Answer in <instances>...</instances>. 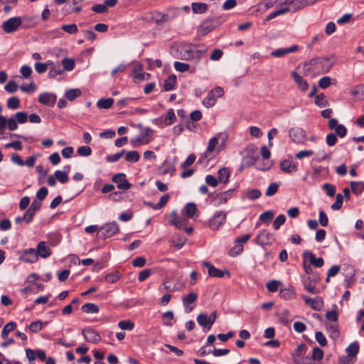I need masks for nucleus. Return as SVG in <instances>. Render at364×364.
<instances>
[{
	"label": "nucleus",
	"instance_id": "1",
	"mask_svg": "<svg viewBox=\"0 0 364 364\" xmlns=\"http://www.w3.org/2000/svg\"><path fill=\"white\" fill-rule=\"evenodd\" d=\"M328 58L317 57L304 63L302 65L306 75H316L328 73L333 67Z\"/></svg>",
	"mask_w": 364,
	"mask_h": 364
},
{
	"label": "nucleus",
	"instance_id": "2",
	"mask_svg": "<svg viewBox=\"0 0 364 364\" xmlns=\"http://www.w3.org/2000/svg\"><path fill=\"white\" fill-rule=\"evenodd\" d=\"M23 20L30 21L31 18L28 16H24ZM23 18L20 16L12 17L4 21L2 24V28L6 33H12L17 31L18 27L21 25Z\"/></svg>",
	"mask_w": 364,
	"mask_h": 364
},
{
	"label": "nucleus",
	"instance_id": "3",
	"mask_svg": "<svg viewBox=\"0 0 364 364\" xmlns=\"http://www.w3.org/2000/svg\"><path fill=\"white\" fill-rule=\"evenodd\" d=\"M193 46L188 43H179L176 46V58L183 60H193Z\"/></svg>",
	"mask_w": 364,
	"mask_h": 364
},
{
	"label": "nucleus",
	"instance_id": "4",
	"mask_svg": "<svg viewBox=\"0 0 364 364\" xmlns=\"http://www.w3.org/2000/svg\"><path fill=\"white\" fill-rule=\"evenodd\" d=\"M218 144V137L214 136L212 137L208 142V147L204 152L203 156L199 159L200 162H202L203 159H207L209 161L213 158H215L219 153V150L216 149V146Z\"/></svg>",
	"mask_w": 364,
	"mask_h": 364
},
{
	"label": "nucleus",
	"instance_id": "5",
	"mask_svg": "<svg viewBox=\"0 0 364 364\" xmlns=\"http://www.w3.org/2000/svg\"><path fill=\"white\" fill-rule=\"evenodd\" d=\"M119 230V228L118 224L116 222H112L102 226L97 234L99 237L105 239L114 235Z\"/></svg>",
	"mask_w": 364,
	"mask_h": 364
},
{
	"label": "nucleus",
	"instance_id": "6",
	"mask_svg": "<svg viewBox=\"0 0 364 364\" xmlns=\"http://www.w3.org/2000/svg\"><path fill=\"white\" fill-rule=\"evenodd\" d=\"M226 221V213L224 211L216 212L209 220L208 227L215 230H218Z\"/></svg>",
	"mask_w": 364,
	"mask_h": 364
},
{
	"label": "nucleus",
	"instance_id": "7",
	"mask_svg": "<svg viewBox=\"0 0 364 364\" xmlns=\"http://www.w3.org/2000/svg\"><path fill=\"white\" fill-rule=\"evenodd\" d=\"M289 134L292 141L296 144H304L307 140L306 132L300 127L290 129Z\"/></svg>",
	"mask_w": 364,
	"mask_h": 364
},
{
	"label": "nucleus",
	"instance_id": "8",
	"mask_svg": "<svg viewBox=\"0 0 364 364\" xmlns=\"http://www.w3.org/2000/svg\"><path fill=\"white\" fill-rule=\"evenodd\" d=\"M176 120V114L173 109H169L166 116H161L154 119V124L160 127H164L172 124Z\"/></svg>",
	"mask_w": 364,
	"mask_h": 364
},
{
	"label": "nucleus",
	"instance_id": "9",
	"mask_svg": "<svg viewBox=\"0 0 364 364\" xmlns=\"http://www.w3.org/2000/svg\"><path fill=\"white\" fill-rule=\"evenodd\" d=\"M112 180L121 190H128L132 186V184L127 180L126 175L123 173L114 175Z\"/></svg>",
	"mask_w": 364,
	"mask_h": 364
},
{
	"label": "nucleus",
	"instance_id": "10",
	"mask_svg": "<svg viewBox=\"0 0 364 364\" xmlns=\"http://www.w3.org/2000/svg\"><path fill=\"white\" fill-rule=\"evenodd\" d=\"M301 297L307 305L315 311H320L323 306V301L320 296L312 299L307 296L301 295Z\"/></svg>",
	"mask_w": 364,
	"mask_h": 364
},
{
	"label": "nucleus",
	"instance_id": "11",
	"mask_svg": "<svg viewBox=\"0 0 364 364\" xmlns=\"http://www.w3.org/2000/svg\"><path fill=\"white\" fill-rule=\"evenodd\" d=\"M118 0H105L103 4H95L92 6V11L97 14H105L107 12L109 7H114Z\"/></svg>",
	"mask_w": 364,
	"mask_h": 364
},
{
	"label": "nucleus",
	"instance_id": "12",
	"mask_svg": "<svg viewBox=\"0 0 364 364\" xmlns=\"http://www.w3.org/2000/svg\"><path fill=\"white\" fill-rule=\"evenodd\" d=\"M319 281V277L314 275L313 277L309 276L306 280L304 281V287L310 294H316L318 292L316 285Z\"/></svg>",
	"mask_w": 364,
	"mask_h": 364
},
{
	"label": "nucleus",
	"instance_id": "13",
	"mask_svg": "<svg viewBox=\"0 0 364 364\" xmlns=\"http://www.w3.org/2000/svg\"><path fill=\"white\" fill-rule=\"evenodd\" d=\"M20 259L26 263H34L38 261V257L36 249L29 248L23 251Z\"/></svg>",
	"mask_w": 364,
	"mask_h": 364
},
{
	"label": "nucleus",
	"instance_id": "14",
	"mask_svg": "<svg viewBox=\"0 0 364 364\" xmlns=\"http://www.w3.org/2000/svg\"><path fill=\"white\" fill-rule=\"evenodd\" d=\"M82 335L87 342L92 343H97L101 339L100 335L96 331L90 328H85L82 331Z\"/></svg>",
	"mask_w": 364,
	"mask_h": 364
},
{
	"label": "nucleus",
	"instance_id": "15",
	"mask_svg": "<svg viewBox=\"0 0 364 364\" xmlns=\"http://www.w3.org/2000/svg\"><path fill=\"white\" fill-rule=\"evenodd\" d=\"M36 252L38 257H41L43 259L48 258L52 255L51 249L44 241L38 242Z\"/></svg>",
	"mask_w": 364,
	"mask_h": 364
},
{
	"label": "nucleus",
	"instance_id": "16",
	"mask_svg": "<svg viewBox=\"0 0 364 364\" xmlns=\"http://www.w3.org/2000/svg\"><path fill=\"white\" fill-rule=\"evenodd\" d=\"M170 223L177 229L181 230L187 225L188 220L177 216L176 211H173L170 215Z\"/></svg>",
	"mask_w": 364,
	"mask_h": 364
},
{
	"label": "nucleus",
	"instance_id": "17",
	"mask_svg": "<svg viewBox=\"0 0 364 364\" xmlns=\"http://www.w3.org/2000/svg\"><path fill=\"white\" fill-rule=\"evenodd\" d=\"M56 99L55 95L48 92L41 93L38 97L39 102L48 106H53L56 102Z\"/></svg>",
	"mask_w": 364,
	"mask_h": 364
},
{
	"label": "nucleus",
	"instance_id": "18",
	"mask_svg": "<svg viewBox=\"0 0 364 364\" xmlns=\"http://www.w3.org/2000/svg\"><path fill=\"white\" fill-rule=\"evenodd\" d=\"M298 46L296 45H293L289 48H278L275 50H273L271 53V55L275 58H281L291 53H294L298 50Z\"/></svg>",
	"mask_w": 364,
	"mask_h": 364
},
{
	"label": "nucleus",
	"instance_id": "19",
	"mask_svg": "<svg viewBox=\"0 0 364 364\" xmlns=\"http://www.w3.org/2000/svg\"><path fill=\"white\" fill-rule=\"evenodd\" d=\"M198 299V294L194 292H191L186 296L183 299V304L186 309V311L189 313L193 309V306H191Z\"/></svg>",
	"mask_w": 364,
	"mask_h": 364
},
{
	"label": "nucleus",
	"instance_id": "20",
	"mask_svg": "<svg viewBox=\"0 0 364 364\" xmlns=\"http://www.w3.org/2000/svg\"><path fill=\"white\" fill-rule=\"evenodd\" d=\"M202 265L208 268V274L210 277L221 278L225 275V272L216 268L208 262H203Z\"/></svg>",
	"mask_w": 364,
	"mask_h": 364
},
{
	"label": "nucleus",
	"instance_id": "21",
	"mask_svg": "<svg viewBox=\"0 0 364 364\" xmlns=\"http://www.w3.org/2000/svg\"><path fill=\"white\" fill-rule=\"evenodd\" d=\"M257 242L260 245L271 243L273 241V235L267 230H262L256 237Z\"/></svg>",
	"mask_w": 364,
	"mask_h": 364
},
{
	"label": "nucleus",
	"instance_id": "22",
	"mask_svg": "<svg viewBox=\"0 0 364 364\" xmlns=\"http://www.w3.org/2000/svg\"><path fill=\"white\" fill-rule=\"evenodd\" d=\"M303 257L304 259H309L310 264L315 267H321L324 264L322 257L316 258L315 255L311 252H304Z\"/></svg>",
	"mask_w": 364,
	"mask_h": 364
},
{
	"label": "nucleus",
	"instance_id": "23",
	"mask_svg": "<svg viewBox=\"0 0 364 364\" xmlns=\"http://www.w3.org/2000/svg\"><path fill=\"white\" fill-rule=\"evenodd\" d=\"M231 197V192L230 191L220 193L212 200L213 205L219 206L225 204Z\"/></svg>",
	"mask_w": 364,
	"mask_h": 364
},
{
	"label": "nucleus",
	"instance_id": "24",
	"mask_svg": "<svg viewBox=\"0 0 364 364\" xmlns=\"http://www.w3.org/2000/svg\"><path fill=\"white\" fill-rule=\"evenodd\" d=\"M280 168L285 173H292L297 171V164L291 160H284L281 162Z\"/></svg>",
	"mask_w": 364,
	"mask_h": 364
},
{
	"label": "nucleus",
	"instance_id": "25",
	"mask_svg": "<svg viewBox=\"0 0 364 364\" xmlns=\"http://www.w3.org/2000/svg\"><path fill=\"white\" fill-rule=\"evenodd\" d=\"M291 75L294 81L297 84L298 87L301 91L304 92L308 89V82L304 79H303V77L296 71H292Z\"/></svg>",
	"mask_w": 364,
	"mask_h": 364
},
{
	"label": "nucleus",
	"instance_id": "26",
	"mask_svg": "<svg viewBox=\"0 0 364 364\" xmlns=\"http://www.w3.org/2000/svg\"><path fill=\"white\" fill-rule=\"evenodd\" d=\"M197 321L203 328H206L208 330L210 329L212 326L213 325V323L211 321V319L210 317L203 313H201L198 314L197 317Z\"/></svg>",
	"mask_w": 364,
	"mask_h": 364
},
{
	"label": "nucleus",
	"instance_id": "27",
	"mask_svg": "<svg viewBox=\"0 0 364 364\" xmlns=\"http://www.w3.org/2000/svg\"><path fill=\"white\" fill-rule=\"evenodd\" d=\"M326 326L330 337L333 339H336L339 337L340 332L337 323H326Z\"/></svg>",
	"mask_w": 364,
	"mask_h": 364
},
{
	"label": "nucleus",
	"instance_id": "28",
	"mask_svg": "<svg viewBox=\"0 0 364 364\" xmlns=\"http://www.w3.org/2000/svg\"><path fill=\"white\" fill-rule=\"evenodd\" d=\"M215 26L212 21H204L200 26L199 33L205 36L214 29Z\"/></svg>",
	"mask_w": 364,
	"mask_h": 364
},
{
	"label": "nucleus",
	"instance_id": "29",
	"mask_svg": "<svg viewBox=\"0 0 364 364\" xmlns=\"http://www.w3.org/2000/svg\"><path fill=\"white\" fill-rule=\"evenodd\" d=\"M289 11H291V8L287 7V6L281 7L280 9L275 10L274 11L272 12L271 14H269L268 16H266V18L264 19V23L267 21H269L279 16H281V15L288 13Z\"/></svg>",
	"mask_w": 364,
	"mask_h": 364
},
{
	"label": "nucleus",
	"instance_id": "30",
	"mask_svg": "<svg viewBox=\"0 0 364 364\" xmlns=\"http://www.w3.org/2000/svg\"><path fill=\"white\" fill-rule=\"evenodd\" d=\"M230 171L226 167L220 168L218 171V180L220 183H227L229 181Z\"/></svg>",
	"mask_w": 364,
	"mask_h": 364
},
{
	"label": "nucleus",
	"instance_id": "31",
	"mask_svg": "<svg viewBox=\"0 0 364 364\" xmlns=\"http://www.w3.org/2000/svg\"><path fill=\"white\" fill-rule=\"evenodd\" d=\"M257 159V156H250L249 154L244 156L242 158V162H241V164L240 166V170L242 171L243 169L252 166Z\"/></svg>",
	"mask_w": 364,
	"mask_h": 364
},
{
	"label": "nucleus",
	"instance_id": "32",
	"mask_svg": "<svg viewBox=\"0 0 364 364\" xmlns=\"http://www.w3.org/2000/svg\"><path fill=\"white\" fill-rule=\"evenodd\" d=\"M48 324L47 321L43 322L41 321H36L32 322L28 328L33 333H38L42 330L44 326Z\"/></svg>",
	"mask_w": 364,
	"mask_h": 364
},
{
	"label": "nucleus",
	"instance_id": "33",
	"mask_svg": "<svg viewBox=\"0 0 364 364\" xmlns=\"http://www.w3.org/2000/svg\"><path fill=\"white\" fill-rule=\"evenodd\" d=\"M176 83V77L173 75L168 76L164 82V89L165 91H169L173 89Z\"/></svg>",
	"mask_w": 364,
	"mask_h": 364
},
{
	"label": "nucleus",
	"instance_id": "34",
	"mask_svg": "<svg viewBox=\"0 0 364 364\" xmlns=\"http://www.w3.org/2000/svg\"><path fill=\"white\" fill-rule=\"evenodd\" d=\"M192 11L194 14H204L208 10V5L205 3H193Z\"/></svg>",
	"mask_w": 364,
	"mask_h": 364
},
{
	"label": "nucleus",
	"instance_id": "35",
	"mask_svg": "<svg viewBox=\"0 0 364 364\" xmlns=\"http://www.w3.org/2000/svg\"><path fill=\"white\" fill-rule=\"evenodd\" d=\"M114 103L113 98H101L97 102V106L99 109H109Z\"/></svg>",
	"mask_w": 364,
	"mask_h": 364
},
{
	"label": "nucleus",
	"instance_id": "36",
	"mask_svg": "<svg viewBox=\"0 0 364 364\" xmlns=\"http://www.w3.org/2000/svg\"><path fill=\"white\" fill-rule=\"evenodd\" d=\"M81 310L86 314H97L99 312V307L92 303H87L82 306Z\"/></svg>",
	"mask_w": 364,
	"mask_h": 364
},
{
	"label": "nucleus",
	"instance_id": "37",
	"mask_svg": "<svg viewBox=\"0 0 364 364\" xmlns=\"http://www.w3.org/2000/svg\"><path fill=\"white\" fill-rule=\"evenodd\" d=\"M294 295L295 292L292 287L282 289L279 291V296L285 300L294 298Z\"/></svg>",
	"mask_w": 364,
	"mask_h": 364
},
{
	"label": "nucleus",
	"instance_id": "38",
	"mask_svg": "<svg viewBox=\"0 0 364 364\" xmlns=\"http://www.w3.org/2000/svg\"><path fill=\"white\" fill-rule=\"evenodd\" d=\"M185 215L188 218H193L197 211L196 205L194 203H188L184 208Z\"/></svg>",
	"mask_w": 364,
	"mask_h": 364
},
{
	"label": "nucleus",
	"instance_id": "39",
	"mask_svg": "<svg viewBox=\"0 0 364 364\" xmlns=\"http://www.w3.org/2000/svg\"><path fill=\"white\" fill-rule=\"evenodd\" d=\"M16 328V323L14 321H11L6 323L1 331V337L6 339L10 332Z\"/></svg>",
	"mask_w": 364,
	"mask_h": 364
},
{
	"label": "nucleus",
	"instance_id": "40",
	"mask_svg": "<svg viewBox=\"0 0 364 364\" xmlns=\"http://www.w3.org/2000/svg\"><path fill=\"white\" fill-rule=\"evenodd\" d=\"M350 188L353 193L359 195L364 190V183L360 181H351Z\"/></svg>",
	"mask_w": 364,
	"mask_h": 364
},
{
	"label": "nucleus",
	"instance_id": "41",
	"mask_svg": "<svg viewBox=\"0 0 364 364\" xmlns=\"http://www.w3.org/2000/svg\"><path fill=\"white\" fill-rule=\"evenodd\" d=\"M50 65H53V63L48 60L47 61L46 63H36L35 65H34V67H35V70L36 71L39 73V74H41V73H45L48 66H50Z\"/></svg>",
	"mask_w": 364,
	"mask_h": 364
},
{
	"label": "nucleus",
	"instance_id": "42",
	"mask_svg": "<svg viewBox=\"0 0 364 364\" xmlns=\"http://www.w3.org/2000/svg\"><path fill=\"white\" fill-rule=\"evenodd\" d=\"M147 134H145L137 138L131 139L130 144L133 147H136L139 144H147L149 142V139L146 137V135Z\"/></svg>",
	"mask_w": 364,
	"mask_h": 364
},
{
	"label": "nucleus",
	"instance_id": "43",
	"mask_svg": "<svg viewBox=\"0 0 364 364\" xmlns=\"http://www.w3.org/2000/svg\"><path fill=\"white\" fill-rule=\"evenodd\" d=\"M217 98L210 91L207 95V97L203 100V105L205 107H211L216 102Z\"/></svg>",
	"mask_w": 364,
	"mask_h": 364
},
{
	"label": "nucleus",
	"instance_id": "44",
	"mask_svg": "<svg viewBox=\"0 0 364 364\" xmlns=\"http://www.w3.org/2000/svg\"><path fill=\"white\" fill-rule=\"evenodd\" d=\"M54 176L60 183H65L68 181V172H65V171H56L54 173Z\"/></svg>",
	"mask_w": 364,
	"mask_h": 364
},
{
	"label": "nucleus",
	"instance_id": "45",
	"mask_svg": "<svg viewBox=\"0 0 364 364\" xmlns=\"http://www.w3.org/2000/svg\"><path fill=\"white\" fill-rule=\"evenodd\" d=\"M82 94V92L80 89H71L68 90L65 94V97L70 101L74 100L76 97L80 96Z\"/></svg>",
	"mask_w": 364,
	"mask_h": 364
},
{
	"label": "nucleus",
	"instance_id": "46",
	"mask_svg": "<svg viewBox=\"0 0 364 364\" xmlns=\"http://www.w3.org/2000/svg\"><path fill=\"white\" fill-rule=\"evenodd\" d=\"M62 65L65 70L71 71L75 68V62L73 58H65L62 60Z\"/></svg>",
	"mask_w": 364,
	"mask_h": 364
},
{
	"label": "nucleus",
	"instance_id": "47",
	"mask_svg": "<svg viewBox=\"0 0 364 364\" xmlns=\"http://www.w3.org/2000/svg\"><path fill=\"white\" fill-rule=\"evenodd\" d=\"M118 327L122 330L132 331L134 327V323L131 320H122L118 323Z\"/></svg>",
	"mask_w": 364,
	"mask_h": 364
},
{
	"label": "nucleus",
	"instance_id": "48",
	"mask_svg": "<svg viewBox=\"0 0 364 364\" xmlns=\"http://www.w3.org/2000/svg\"><path fill=\"white\" fill-rule=\"evenodd\" d=\"M141 70H142V66L141 65H137L134 68V73L135 74L134 75V78L136 80H145V75H149L148 73H141Z\"/></svg>",
	"mask_w": 364,
	"mask_h": 364
},
{
	"label": "nucleus",
	"instance_id": "49",
	"mask_svg": "<svg viewBox=\"0 0 364 364\" xmlns=\"http://www.w3.org/2000/svg\"><path fill=\"white\" fill-rule=\"evenodd\" d=\"M139 154L136 151H129L125 156V159L128 162H137L139 160Z\"/></svg>",
	"mask_w": 364,
	"mask_h": 364
},
{
	"label": "nucleus",
	"instance_id": "50",
	"mask_svg": "<svg viewBox=\"0 0 364 364\" xmlns=\"http://www.w3.org/2000/svg\"><path fill=\"white\" fill-rule=\"evenodd\" d=\"M7 107L11 109H16L20 107V100L16 97H11L7 101Z\"/></svg>",
	"mask_w": 364,
	"mask_h": 364
},
{
	"label": "nucleus",
	"instance_id": "51",
	"mask_svg": "<svg viewBox=\"0 0 364 364\" xmlns=\"http://www.w3.org/2000/svg\"><path fill=\"white\" fill-rule=\"evenodd\" d=\"M61 29L70 34H75L78 31L77 26L75 23L63 25Z\"/></svg>",
	"mask_w": 364,
	"mask_h": 364
},
{
	"label": "nucleus",
	"instance_id": "52",
	"mask_svg": "<svg viewBox=\"0 0 364 364\" xmlns=\"http://www.w3.org/2000/svg\"><path fill=\"white\" fill-rule=\"evenodd\" d=\"M343 196L341 193H338L336 196V201L331 205V208L333 210H338L341 209L343 205Z\"/></svg>",
	"mask_w": 364,
	"mask_h": 364
},
{
	"label": "nucleus",
	"instance_id": "53",
	"mask_svg": "<svg viewBox=\"0 0 364 364\" xmlns=\"http://www.w3.org/2000/svg\"><path fill=\"white\" fill-rule=\"evenodd\" d=\"M260 196H261V192L258 189L249 190L245 194V196L250 200L257 199L260 197Z\"/></svg>",
	"mask_w": 364,
	"mask_h": 364
},
{
	"label": "nucleus",
	"instance_id": "54",
	"mask_svg": "<svg viewBox=\"0 0 364 364\" xmlns=\"http://www.w3.org/2000/svg\"><path fill=\"white\" fill-rule=\"evenodd\" d=\"M359 350V345L358 343H353L348 346L346 348V352L348 355H351L355 358Z\"/></svg>",
	"mask_w": 364,
	"mask_h": 364
},
{
	"label": "nucleus",
	"instance_id": "55",
	"mask_svg": "<svg viewBox=\"0 0 364 364\" xmlns=\"http://www.w3.org/2000/svg\"><path fill=\"white\" fill-rule=\"evenodd\" d=\"M206 48H198L197 46H193V59H198L200 60V58L205 53Z\"/></svg>",
	"mask_w": 364,
	"mask_h": 364
},
{
	"label": "nucleus",
	"instance_id": "56",
	"mask_svg": "<svg viewBox=\"0 0 364 364\" xmlns=\"http://www.w3.org/2000/svg\"><path fill=\"white\" fill-rule=\"evenodd\" d=\"M286 217L284 215H279L273 223V228L274 230H279L280 227L285 223Z\"/></svg>",
	"mask_w": 364,
	"mask_h": 364
},
{
	"label": "nucleus",
	"instance_id": "57",
	"mask_svg": "<svg viewBox=\"0 0 364 364\" xmlns=\"http://www.w3.org/2000/svg\"><path fill=\"white\" fill-rule=\"evenodd\" d=\"M282 284L279 281L272 280L267 284V289L270 292H275L278 290L279 287L282 286Z\"/></svg>",
	"mask_w": 364,
	"mask_h": 364
},
{
	"label": "nucleus",
	"instance_id": "58",
	"mask_svg": "<svg viewBox=\"0 0 364 364\" xmlns=\"http://www.w3.org/2000/svg\"><path fill=\"white\" fill-rule=\"evenodd\" d=\"M274 218V213L271 210L264 212L259 216V219L264 223H269Z\"/></svg>",
	"mask_w": 364,
	"mask_h": 364
},
{
	"label": "nucleus",
	"instance_id": "59",
	"mask_svg": "<svg viewBox=\"0 0 364 364\" xmlns=\"http://www.w3.org/2000/svg\"><path fill=\"white\" fill-rule=\"evenodd\" d=\"M119 279V274L118 272H114L107 274L105 277V280L110 284L115 283Z\"/></svg>",
	"mask_w": 364,
	"mask_h": 364
},
{
	"label": "nucleus",
	"instance_id": "60",
	"mask_svg": "<svg viewBox=\"0 0 364 364\" xmlns=\"http://www.w3.org/2000/svg\"><path fill=\"white\" fill-rule=\"evenodd\" d=\"M315 103L320 107H326L328 105V101L323 94L317 95L315 97Z\"/></svg>",
	"mask_w": 364,
	"mask_h": 364
},
{
	"label": "nucleus",
	"instance_id": "61",
	"mask_svg": "<svg viewBox=\"0 0 364 364\" xmlns=\"http://www.w3.org/2000/svg\"><path fill=\"white\" fill-rule=\"evenodd\" d=\"M169 199L170 196L168 193L163 195L159 199V201L156 203L155 210H159L163 208L168 203Z\"/></svg>",
	"mask_w": 364,
	"mask_h": 364
},
{
	"label": "nucleus",
	"instance_id": "62",
	"mask_svg": "<svg viewBox=\"0 0 364 364\" xmlns=\"http://www.w3.org/2000/svg\"><path fill=\"white\" fill-rule=\"evenodd\" d=\"M322 188L326 192L329 197H333L336 193V186L331 183H324Z\"/></svg>",
	"mask_w": 364,
	"mask_h": 364
},
{
	"label": "nucleus",
	"instance_id": "63",
	"mask_svg": "<svg viewBox=\"0 0 364 364\" xmlns=\"http://www.w3.org/2000/svg\"><path fill=\"white\" fill-rule=\"evenodd\" d=\"M186 240L184 238H182L178 235H175L173 237L172 242L174 243L175 247H176L178 250H180L183 247V246L185 244Z\"/></svg>",
	"mask_w": 364,
	"mask_h": 364
},
{
	"label": "nucleus",
	"instance_id": "64",
	"mask_svg": "<svg viewBox=\"0 0 364 364\" xmlns=\"http://www.w3.org/2000/svg\"><path fill=\"white\" fill-rule=\"evenodd\" d=\"M14 118L19 124H23L28 119V114L26 112H18L15 114Z\"/></svg>",
	"mask_w": 364,
	"mask_h": 364
}]
</instances>
